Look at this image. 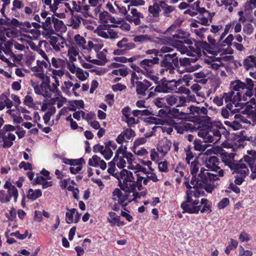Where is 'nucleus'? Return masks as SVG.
I'll return each instance as SVG.
<instances>
[{"label":"nucleus","instance_id":"4","mask_svg":"<svg viewBox=\"0 0 256 256\" xmlns=\"http://www.w3.org/2000/svg\"><path fill=\"white\" fill-rule=\"evenodd\" d=\"M136 84L137 94L144 96L146 94V91L151 86L152 83L145 79L143 82L136 81Z\"/></svg>","mask_w":256,"mask_h":256},{"label":"nucleus","instance_id":"36","mask_svg":"<svg viewBox=\"0 0 256 256\" xmlns=\"http://www.w3.org/2000/svg\"><path fill=\"white\" fill-rule=\"evenodd\" d=\"M198 162L196 160H194L190 164V174L192 175H197L198 170Z\"/></svg>","mask_w":256,"mask_h":256},{"label":"nucleus","instance_id":"3","mask_svg":"<svg viewBox=\"0 0 256 256\" xmlns=\"http://www.w3.org/2000/svg\"><path fill=\"white\" fill-rule=\"evenodd\" d=\"M219 180L218 175H211L210 177L201 180L204 184V188L208 193H212L215 188L214 182Z\"/></svg>","mask_w":256,"mask_h":256},{"label":"nucleus","instance_id":"1","mask_svg":"<svg viewBox=\"0 0 256 256\" xmlns=\"http://www.w3.org/2000/svg\"><path fill=\"white\" fill-rule=\"evenodd\" d=\"M184 186L188 189L186 194V200L180 204L181 208L183 210V213L186 212L190 214H198L200 210V205L198 200H193L192 196L198 198L200 196H206L205 192L202 190H192V186L188 181H185Z\"/></svg>","mask_w":256,"mask_h":256},{"label":"nucleus","instance_id":"23","mask_svg":"<svg viewBox=\"0 0 256 256\" xmlns=\"http://www.w3.org/2000/svg\"><path fill=\"white\" fill-rule=\"evenodd\" d=\"M157 86L155 88L154 91L157 92L168 93L171 90L168 86V84H160V82L156 84Z\"/></svg>","mask_w":256,"mask_h":256},{"label":"nucleus","instance_id":"29","mask_svg":"<svg viewBox=\"0 0 256 256\" xmlns=\"http://www.w3.org/2000/svg\"><path fill=\"white\" fill-rule=\"evenodd\" d=\"M100 160H102L99 156L97 155H94L92 158L89 159L88 164L90 166L98 167L99 166Z\"/></svg>","mask_w":256,"mask_h":256},{"label":"nucleus","instance_id":"42","mask_svg":"<svg viewBox=\"0 0 256 256\" xmlns=\"http://www.w3.org/2000/svg\"><path fill=\"white\" fill-rule=\"evenodd\" d=\"M193 62H194V60L192 58H180V64L182 66H190V63Z\"/></svg>","mask_w":256,"mask_h":256},{"label":"nucleus","instance_id":"34","mask_svg":"<svg viewBox=\"0 0 256 256\" xmlns=\"http://www.w3.org/2000/svg\"><path fill=\"white\" fill-rule=\"evenodd\" d=\"M186 109L187 110L186 112H188V115L189 114H191L192 115L196 114L198 116L200 114V108L198 106H190L187 108Z\"/></svg>","mask_w":256,"mask_h":256},{"label":"nucleus","instance_id":"30","mask_svg":"<svg viewBox=\"0 0 256 256\" xmlns=\"http://www.w3.org/2000/svg\"><path fill=\"white\" fill-rule=\"evenodd\" d=\"M134 116L137 117L139 116H148L152 114V112L146 109L144 110H134L132 112Z\"/></svg>","mask_w":256,"mask_h":256},{"label":"nucleus","instance_id":"57","mask_svg":"<svg viewBox=\"0 0 256 256\" xmlns=\"http://www.w3.org/2000/svg\"><path fill=\"white\" fill-rule=\"evenodd\" d=\"M42 28L45 31H46V38L51 36L52 34H54V30H53L52 26L46 27L44 26H42Z\"/></svg>","mask_w":256,"mask_h":256},{"label":"nucleus","instance_id":"7","mask_svg":"<svg viewBox=\"0 0 256 256\" xmlns=\"http://www.w3.org/2000/svg\"><path fill=\"white\" fill-rule=\"evenodd\" d=\"M169 117L184 120H189L188 112H180L178 109L173 108L169 110Z\"/></svg>","mask_w":256,"mask_h":256},{"label":"nucleus","instance_id":"53","mask_svg":"<svg viewBox=\"0 0 256 256\" xmlns=\"http://www.w3.org/2000/svg\"><path fill=\"white\" fill-rule=\"evenodd\" d=\"M18 166L20 168H23L25 170H32V164L30 163H26L24 161L22 162Z\"/></svg>","mask_w":256,"mask_h":256},{"label":"nucleus","instance_id":"2","mask_svg":"<svg viewBox=\"0 0 256 256\" xmlns=\"http://www.w3.org/2000/svg\"><path fill=\"white\" fill-rule=\"evenodd\" d=\"M122 190L118 188H115L112 192L113 196H116L118 199V204L122 206L124 210H126V207L128 206V202H125L128 199L129 194L130 193H126L123 194L121 191Z\"/></svg>","mask_w":256,"mask_h":256},{"label":"nucleus","instance_id":"24","mask_svg":"<svg viewBox=\"0 0 256 256\" xmlns=\"http://www.w3.org/2000/svg\"><path fill=\"white\" fill-rule=\"evenodd\" d=\"M74 40L76 44L80 48L83 50L86 48V46L85 45L86 44V40L85 38L79 34H76L74 36Z\"/></svg>","mask_w":256,"mask_h":256},{"label":"nucleus","instance_id":"46","mask_svg":"<svg viewBox=\"0 0 256 256\" xmlns=\"http://www.w3.org/2000/svg\"><path fill=\"white\" fill-rule=\"evenodd\" d=\"M164 98H156L154 100V104L158 108H164L166 106L164 102Z\"/></svg>","mask_w":256,"mask_h":256},{"label":"nucleus","instance_id":"58","mask_svg":"<svg viewBox=\"0 0 256 256\" xmlns=\"http://www.w3.org/2000/svg\"><path fill=\"white\" fill-rule=\"evenodd\" d=\"M13 8H12V11L16 10V8H21L24 5L22 2L20 0H14L12 2Z\"/></svg>","mask_w":256,"mask_h":256},{"label":"nucleus","instance_id":"8","mask_svg":"<svg viewBox=\"0 0 256 256\" xmlns=\"http://www.w3.org/2000/svg\"><path fill=\"white\" fill-rule=\"evenodd\" d=\"M159 60V58L157 57H154L152 59H144L140 62V65L144 70L146 72H149V71L152 70L150 68L154 64H158Z\"/></svg>","mask_w":256,"mask_h":256},{"label":"nucleus","instance_id":"47","mask_svg":"<svg viewBox=\"0 0 256 256\" xmlns=\"http://www.w3.org/2000/svg\"><path fill=\"white\" fill-rule=\"evenodd\" d=\"M76 76L77 78L82 81H84L86 79V78L84 74L83 70L80 68H76Z\"/></svg>","mask_w":256,"mask_h":256},{"label":"nucleus","instance_id":"64","mask_svg":"<svg viewBox=\"0 0 256 256\" xmlns=\"http://www.w3.org/2000/svg\"><path fill=\"white\" fill-rule=\"evenodd\" d=\"M236 184H234L233 182H230L229 184L228 188L232 190L236 194H239L240 192V188L236 186Z\"/></svg>","mask_w":256,"mask_h":256},{"label":"nucleus","instance_id":"48","mask_svg":"<svg viewBox=\"0 0 256 256\" xmlns=\"http://www.w3.org/2000/svg\"><path fill=\"white\" fill-rule=\"evenodd\" d=\"M152 72V70H150L149 72H146L144 75L147 78H150V80L154 81L156 84H158V82H160L158 81V77L156 76L151 74Z\"/></svg>","mask_w":256,"mask_h":256},{"label":"nucleus","instance_id":"45","mask_svg":"<svg viewBox=\"0 0 256 256\" xmlns=\"http://www.w3.org/2000/svg\"><path fill=\"white\" fill-rule=\"evenodd\" d=\"M243 158L244 160L246 162L248 165H250V164H254L256 160V156L244 155L243 156Z\"/></svg>","mask_w":256,"mask_h":256},{"label":"nucleus","instance_id":"50","mask_svg":"<svg viewBox=\"0 0 256 256\" xmlns=\"http://www.w3.org/2000/svg\"><path fill=\"white\" fill-rule=\"evenodd\" d=\"M158 169L160 172H168V167L167 161L160 162L158 164Z\"/></svg>","mask_w":256,"mask_h":256},{"label":"nucleus","instance_id":"5","mask_svg":"<svg viewBox=\"0 0 256 256\" xmlns=\"http://www.w3.org/2000/svg\"><path fill=\"white\" fill-rule=\"evenodd\" d=\"M108 221L112 226H116L120 227L125 225L124 222L120 220V216L116 215V213L113 212H108Z\"/></svg>","mask_w":256,"mask_h":256},{"label":"nucleus","instance_id":"21","mask_svg":"<svg viewBox=\"0 0 256 256\" xmlns=\"http://www.w3.org/2000/svg\"><path fill=\"white\" fill-rule=\"evenodd\" d=\"M256 61V58L254 56H250L244 60L243 64L246 70L253 67Z\"/></svg>","mask_w":256,"mask_h":256},{"label":"nucleus","instance_id":"20","mask_svg":"<svg viewBox=\"0 0 256 256\" xmlns=\"http://www.w3.org/2000/svg\"><path fill=\"white\" fill-rule=\"evenodd\" d=\"M200 206L203 205L202 208L200 210L202 213H210L212 212V203L206 198H202L200 200Z\"/></svg>","mask_w":256,"mask_h":256},{"label":"nucleus","instance_id":"62","mask_svg":"<svg viewBox=\"0 0 256 256\" xmlns=\"http://www.w3.org/2000/svg\"><path fill=\"white\" fill-rule=\"evenodd\" d=\"M253 108L251 104H248L246 106V110L249 112L250 114L252 115L253 117H256V106H254V110H252Z\"/></svg>","mask_w":256,"mask_h":256},{"label":"nucleus","instance_id":"13","mask_svg":"<svg viewBox=\"0 0 256 256\" xmlns=\"http://www.w3.org/2000/svg\"><path fill=\"white\" fill-rule=\"evenodd\" d=\"M118 186L120 188V190L126 193H131L136 190L134 180H133L132 182H126V184H122V180H120L118 183Z\"/></svg>","mask_w":256,"mask_h":256},{"label":"nucleus","instance_id":"35","mask_svg":"<svg viewBox=\"0 0 256 256\" xmlns=\"http://www.w3.org/2000/svg\"><path fill=\"white\" fill-rule=\"evenodd\" d=\"M137 180L136 181L134 180V184L136 186V188L137 187L139 191L142 190L144 188L142 185V180L144 179L143 176H140V174H136Z\"/></svg>","mask_w":256,"mask_h":256},{"label":"nucleus","instance_id":"52","mask_svg":"<svg viewBox=\"0 0 256 256\" xmlns=\"http://www.w3.org/2000/svg\"><path fill=\"white\" fill-rule=\"evenodd\" d=\"M197 18L198 20V23L204 26H209L208 18L204 16L203 14H200Z\"/></svg>","mask_w":256,"mask_h":256},{"label":"nucleus","instance_id":"22","mask_svg":"<svg viewBox=\"0 0 256 256\" xmlns=\"http://www.w3.org/2000/svg\"><path fill=\"white\" fill-rule=\"evenodd\" d=\"M212 124H210V126H208V130L210 131V133H212L211 135L212 136L215 142H216L220 140L221 134L218 129L214 128L212 127Z\"/></svg>","mask_w":256,"mask_h":256},{"label":"nucleus","instance_id":"55","mask_svg":"<svg viewBox=\"0 0 256 256\" xmlns=\"http://www.w3.org/2000/svg\"><path fill=\"white\" fill-rule=\"evenodd\" d=\"M250 170L252 172V174L250 175V178L254 180L256 179V164H250L248 165Z\"/></svg>","mask_w":256,"mask_h":256},{"label":"nucleus","instance_id":"10","mask_svg":"<svg viewBox=\"0 0 256 256\" xmlns=\"http://www.w3.org/2000/svg\"><path fill=\"white\" fill-rule=\"evenodd\" d=\"M120 178L122 184H126L128 182H132L134 180L132 172L126 169H122L120 172Z\"/></svg>","mask_w":256,"mask_h":256},{"label":"nucleus","instance_id":"25","mask_svg":"<svg viewBox=\"0 0 256 256\" xmlns=\"http://www.w3.org/2000/svg\"><path fill=\"white\" fill-rule=\"evenodd\" d=\"M52 22L54 23V28L56 32L62 31L65 26L62 20L54 16H52Z\"/></svg>","mask_w":256,"mask_h":256},{"label":"nucleus","instance_id":"14","mask_svg":"<svg viewBox=\"0 0 256 256\" xmlns=\"http://www.w3.org/2000/svg\"><path fill=\"white\" fill-rule=\"evenodd\" d=\"M42 196V192L40 189L34 190L32 188H29L26 194V197L31 201L34 202Z\"/></svg>","mask_w":256,"mask_h":256},{"label":"nucleus","instance_id":"19","mask_svg":"<svg viewBox=\"0 0 256 256\" xmlns=\"http://www.w3.org/2000/svg\"><path fill=\"white\" fill-rule=\"evenodd\" d=\"M174 127L178 133L182 134L184 132L191 130L192 128V125L190 123H186L182 124L174 123Z\"/></svg>","mask_w":256,"mask_h":256},{"label":"nucleus","instance_id":"60","mask_svg":"<svg viewBox=\"0 0 256 256\" xmlns=\"http://www.w3.org/2000/svg\"><path fill=\"white\" fill-rule=\"evenodd\" d=\"M146 140L145 138H140L135 140L134 144V148H136L140 145L145 144Z\"/></svg>","mask_w":256,"mask_h":256},{"label":"nucleus","instance_id":"54","mask_svg":"<svg viewBox=\"0 0 256 256\" xmlns=\"http://www.w3.org/2000/svg\"><path fill=\"white\" fill-rule=\"evenodd\" d=\"M12 40H8L6 42L5 44V49L3 48V50H2L4 52V53L8 55V52H10V51H12V50L10 48L12 46Z\"/></svg>","mask_w":256,"mask_h":256},{"label":"nucleus","instance_id":"51","mask_svg":"<svg viewBox=\"0 0 256 256\" xmlns=\"http://www.w3.org/2000/svg\"><path fill=\"white\" fill-rule=\"evenodd\" d=\"M166 109H160L159 110L158 112V116L164 118L166 116H169V110H170L169 106H165Z\"/></svg>","mask_w":256,"mask_h":256},{"label":"nucleus","instance_id":"6","mask_svg":"<svg viewBox=\"0 0 256 256\" xmlns=\"http://www.w3.org/2000/svg\"><path fill=\"white\" fill-rule=\"evenodd\" d=\"M172 146V142L170 140L166 139L160 141L157 145L158 152L164 156H166L170 150Z\"/></svg>","mask_w":256,"mask_h":256},{"label":"nucleus","instance_id":"56","mask_svg":"<svg viewBox=\"0 0 256 256\" xmlns=\"http://www.w3.org/2000/svg\"><path fill=\"white\" fill-rule=\"evenodd\" d=\"M126 87L120 83H118L112 86V89L114 92L122 91L126 89Z\"/></svg>","mask_w":256,"mask_h":256},{"label":"nucleus","instance_id":"27","mask_svg":"<svg viewBox=\"0 0 256 256\" xmlns=\"http://www.w3.org/2000/svg\"><path fill=\"white\" fill-rule=\"evenodd\" d=\"M238 245L237 240L234 239H230V242L229 244L226 246L224 252L226 254H228L232 250L236 249Z\"/></svg>","mask_w":256,"mask_h":256},{"label":"nucleus","instance_id":"18","mask_svg":"<svg viewBox=\"0 0 256 256\" xmlns=\"http://www.w3.org/2000/svg\"><path fill=\"white\" fill-rule=\"evenodd\" d=\"M8 194L6 196L5 198L2 197V198H0V202L2 203H8V202L12 198L16 196V194H17L18 192V190L17 188L15 187H12V188H9L8 190L7 191Z\"/></svg>","mask_w":256,"mask_h":256},{"label":"nucleus","instance_id":"33","mask_svg":"<svg viewBox=\"0 0 256 256\" xmlns=\"http://www.w3.org/2000/svg\"><path fill=\"white\" fill-rule=\"evenodd\" d=\"M208 170L204 168L200 169V173L198 174V178H200V180H204V178H206L211 176V175H215L214 174L208 172Z\"/></svg>","mask_w":256,"mask_h":256},{"label":"nucleus","instance_id":"28","mask_svg":"<svg viewBox=\"0 0 256 256\" xmlns=\"http://www.w3.org/2000/svg\"><path fill=\"white\" fill-rule=\"evenodd\" d=\"M134 17L136 18L134 19V22L136 25H138L140 24V17H142V14L140 12H138L136 8H132L130 12Z\"/></svg>","mask_w":256,"mask_h":256},{"label":"nucleus","instance_id":"40","mask_svg":"<svg viewBox=\"0 0 256 256\" xmlns=\"http://www.w3.org/2000/svg\"><path fill=\"white\" fill-rule=\"evenodd\" d=\"M152 180L154 182H156L158 180L156 174L152 173L150 176H148L147 178H144L143 183L144 185H147L149 180Z\"/></svg>","mask_w":256,"mask_h":256},{"label":"nucleus","instance_id":"59","mask_svg":"<svg viewBox=\"0 0 256 256\" xmlns=\"http://www.w3.org/2000/svg\"><path fill=\"white\" fill-rule=\"evenodd\" d=\"M135 120L136 118L134 117H130V116H128V118H126L125 120L122 119L123 120L127 123L129 127H132L136 124Z\"/></svg>","mask_w":256,"mask_h":256},{"label":"nucleus","instance_id":"15","mask_svg":"<svg viewBox=\"0 0 256 256\" xmlns=\"http://www.w3.org/2000/svg\"><path fill=\"white\" fill-rule=\"evenodd\" d=\"M177 54L176 52L172 54H166L164 56L163 60L160 62V66L161 67L166 68H171L172 64L170 63L171 60L174 56H176Z\"/></svg>","mask_w":256,"mask_h":256},{"label":"nucleus","instance_id":"39","mask_svg":"<svg viewBox=\"0 0 256 256\" xmlns=\"http://www.w3.org/2000/svg\"><path fill=\"white\" fill-rule=\"evenodd\" d=\"M146 54H154V55L155 57L158 58V56L162 57L163 56L162 54H164V53L161 52L160 50H158L154 48V49H151V50H146Z\"/></svg>","mask_w":256,"mask_h":256},{"label":"nucleus","instance_id":"32","mask_svg":"<svg viewBox=\"0 0 256 256\" xmlns=\"http://www.w3.org/2000/svg\"><path fill=\"white\" fill-rule=\"evenodd\" d=\"M199 44L204 51L206 50L210 54H213L212 52L210 50L212 48V46L206 41L199 42Z\"/></svg>","mask_w":256,"mask_h":256},{"label":"nucleus","instance_id":"16","mask_svg":"<svg viewBox=\"0 0 256 256\" xmlns=\"http://www.w3.org/2000/svg\"><path fill=\"white\" fill-rule=\"evenodd\" d=\"M62 161L63 164H68L71 166L76 165H82L86 163V162L83 158L78 159H68L66 158H62Z\"/></svg>","mask_w":256,"mask_h":256},{"label":"nucleus","instance_id":"12","mask_svg":"<svg viewBox=\"0 0 256 256\" xmlns=\"http://www.w3.org/2000/svg\"><path fill=\"white\" fill-rule=\"evenodd\" d=\"M198 135L199 137L203 138L204 142L206 143L212 142L214 141L212 136L210 134L208 128L206 129L200 130L198 133Z\"/></svg>","mask_w":256,"mask_h":256},{"label":"nucleus","instance_id":"41","mask_svg":"<svg viewBox=\"0 0 256 256\" xmlns=\"http://www.w3.org/2000/svg\"><path fill=\"white\" fill-rule=\"evenodd\" d=\"M230 203L229 198H223L218 204V207L219 209H223L225 208Z\"/></svg>","mask_w":256,"mask_h":256},{"label":"nucleus","instance_id":"38","mask_svg":"<svg viewBox=\"0 0 256 256\" xmlns=\"http://www.w3.org/2000/svg\"><path fill=\"white\" fill-rule=\"evenodd\" d=\"M254 30L253 26L250 23H248L244 25L243 28L244 32L248 35L251 34L253 32Z\"/></svg>","mask_w":256,"mask_h":256},{"label":"nucleus","instance_id":"11","mask_svg":"<svg viewBox=\"0 0 256 256\" xmlns=\"http://www.w3.org/2000/svg\"><path fill=\"white\" fill-rule=\"evenodd\" d=\"M160 6L162 14L166 18H170L171 13L176 10L174 6H169L164 1H160Z\"/></svg>","mask_w":256,"mask_h":256},{"label":"nucleus","instance_id":"43","mask_svg":"<svg viewBox=\"0 0 256 256\" xmlns=\"http://www.w3.org/2000/svg\"><path fill=\"white\" fill-rule=\"evenodd\" d=\"M123 132L124 134H126L125 137L128 140H130L131 138L136 136V133L134 131L132 128H126Z\"/></svg>","mask_w":256,"mask_h":256},{"label":"nucleus","instance_id":"9","mask_svg":"<svg viewBox=\"0 0 256 256\" xmlns=\"http://www.w3.org/2000/svg\"><path fill=\"white\" fill-rule=\"evenodd\" d=\"M148 12L152 14V16L156 18V22H158L159 20L161 8L160 6V1L159 2H155L152 5L148 6Z\"/></svg>","mask_w":256,"mask_h":256},{"label":"nucleus","instance_id":"31","mask_svg":"<svg viewBox=\"0 0 256 256\" xmlns=\"http://www.w3.org/2000/svg\"><path fill=\"white\" fill-rule=\"evenodd\" d=\"M194 150L198 151H204L207 146L206 145L202 144L201 140L197 138L194 140Z\"/></svg>","mask_w":256,"mask_h":256},{"label":"nucleus","instance_id":"17","mask_svg":"<svg viewBox=\"0 0 256 256\" xmlns=\"http://www.w3.org/2000/svg\"><path fill=\"white\" fill-rule=\"evenodd\" d=\"M246 84L239 80L231 82L230 89L234 91L240 92V90H244L246 88Z\"/></svg>","mask_w":256,"mask_h":256},{"label":"nucleus","instance_id":"44","mask_svg":"<svg viewBox=\"0 0 256 256\" xmlns=\"http://www.w3.org/2000/svg\"><path fill=\"white\" fill-rule=\"evenodd\" d=\"M166 100L170 106H173L177 102L176 98L173 95H168L165 98Z\"/></svg>","mask_w":256,"mask_h":256},{"label":"nucleus","instance_id":"26","mask_svg":"<svg viewBox=\"0 0 256 256\" xmlns=\"http://www.w3.org/2000/svg\"><path fill=\"white\" fill-rule=\"evenodd\" d=\"M202 114L204 115V116L201 117V120L200 122H203L204 124H209L210 120H211V118L207 116L208 114V110L206 107H202L200 108V114Z\"/></svg>","mask_w":256,"mask_h":256},{"label":"nucleus","instance_id":"37","mask_svg":"<svg viewBox=\"0 0 256 256\" xmlns=\"http://www.w3.org/2000/svg\"><path fill=\"white\" fill-rule=\"evenodd\" d=\"M6 216L8 218L10 221L12 222L16 218V211L14 207L10 208V213H6L5 214Z\"/></svg>","mask_w":256,"mask_h":256},{"label":"nucleus","instance_id":"61","mask_svg":"<svg viewBox=\"0 0 256 256\" xmlns=\"http://www.w3.org/2000/svg\"><path fill=\"white\" fill-rule=\"evenodd\" d=\"M224 163L225 165L228 166V168L232 170H236V168L237 165L236 164V162H232L229 160H224Z\"/></svg>","mask_w":256,"mask_h":256},{"label":"nucleus","instance_id":"49","mask_svg":"<svg viewBox=\"0 0 256 256\" xmlns=\"http://www.w3.org/2000/svg\"><path fill=\"white\" fill-rule=\"evenodd\" d=\"M102 154L103 155L104 157L106 160H109L113 155V152L111 149H104L103 152H102Z\"/></svg>","mask_w":256,"mask_h":256},{"label":"nucleus","instance_id":"63","mask_svg":"<svg viewBox=\"0 0 256 256\" xmlns=\"http://www.w3.org/2000/svg\"><path fill=\"white\" fill-rule=\"evenodd\" d=\"M234 172L238 173L240 176L245 178L249 173V170L247 168V170L239 169V170H234Z\"/></svg>","mask_w":256,"mask_h":256}]
</instances>
